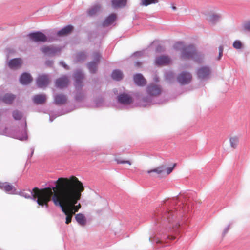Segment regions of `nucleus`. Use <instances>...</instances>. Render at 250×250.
Masks as SVG:
<instances>
[{"instance_id":"f257e3e1","label":"nucleus","mask_w":250,"mask_h":250,"mask_svg":"<svg viewBox=\"0 0 250 250\" xmlns=\"http://www.w3.org/2000/svg\"><path fill=\"white\" fill-rule=\"evenodd\" d=\"M55 187L52 188H46L39 189L34 188L31 192L33 199L39 206L48 208V203L52 196L62 203L66 208L75 214L81 208V204L76 205L82 196V192L84 190L83 183L74 176L70 178H59L55 182Z\"/></svg>"},{"instance_id":"f03ea898","label":"nucleus","mask_w":250,"mask_h":250,"mask_svg":"<svg viewBox=\"0 0 250 250\" xmlns=\"http://www.w3.org/2000/svg\"><path fill=\"white\" fill-rule=\"evenodd\" d=\"M174 48L181 51L180 58L182 60L191 59L200 62L203 58V54L198 52L192 45L186 46L183 42H179L175 43Z\"/></svg>"},{"instance_id":"7ed1b4c3","label":"nucleus","mask_w":250,"mask_h":250,"mask_svg":"<svg viewBox=\"0 0 250 250\" xmlns=\"http://www.w3.org/2000/svg\"><path fill=\"white\" fill-rule=\"evenodd\" d=\"M52 197L54 204L56 206H60L63 213L66 215L65 223L66 224H69L71 223L72 217L73 215H75V214L70 211L69 208L63 205L62 203L60 201H57V199L54 196H52Z\"/></svg>"},{"instance_id":"20e7f679","label":"nucleus","mask_w":250,"mask_h":250,"mask_svg":"<svg viewBox=\"0 0 250 250\" xmlns=\"http://www.w3.org/2000/svg\"><path fill=\"white\" fill-rule=\"evenodd\" d=\"M166 216L169 223V228L174 229L178 228L180 226L179 221L177 220L176 213L175 212L170 211L166 213Z\"/></svg>"},{"instance_id":"39448f33","label":"nucleus","mask_w":250,"mask_h":250,"mask_svg":"<svg viewBox=\"0 0 250 250\" xmlns=\"http://www.w3.org/2000/svg\"><path fill=\"white\" fill-rule=\"evenodd\" d=\"M30 39L35 42H45L47 41V37L41 32H36L28 35Z\"/></svg>"},{"instance_id":"423d86ee","label":"nucleus","mask_w":250,"mask_h":250,"mask_svg":"<svg viewBox=\"0 0 250 250\" xmlns=\"http://www.w3.org/2000/svg\"><path fill=\"white\" fill-rule=\"evenodd\" d=\"M191 75L187 72H183L180 73L177 77V81L181 84L188 83L191 81Z\"/></svg>"},{"instance_id":"0eeeda50","label":"nucleus","mask_w":250,"mask_h":250,"mask_svg":"<svg viewBox=\"0 0 250 250\" xmlns=\"http://www.w3.org/2000/svg\"><path fill=\"white\" fill-rule=\"evenodd\" d=\"M147 93L152 96H158L162 92V89L160 86L155 84H150L147 87Z\"/></svg>"},{"instance_id":"6e6552de","label":"nucleus","mask_w":250,"mask_h":250,"mask_svg":"<svg viewBox=\"0 0 250 250\" xmlns=\"http://www.w3.org/2000/svg\"><path fill=\"white\" fill-rule=\"evenodd\" d=\"M36 83L38 86L40 88L46 87L49 83L48 76L47 75H41L38 77Z\"/></svg>"},{"instance_id":"1a4fd4ad","label":"nucleus","mask_w":250,"mask_h":250,"mask_svg":"<svg viewBox=\"0 0 250 250\" xmlns=\"http://www.w3.org/2000/svg\"><path fill=\"white\" fill-rule=\"evenodd\" d=\"M40 50L42 52L49 56L55 55L60 51V49L53 46H43L40 48Z\"/></svg>"},{"instance_id":"9d476101","label":"nucleus","mask_w":250,"mask_h":250,"mask_svg":"<svg viewBox=\"0 0 250 250\" xmlns=\"http://www.w3.org/2000/svg\"><path fill=\"white\" fill-rule=\"evenodd\" d=\"M69 83L68 78L66 76H63L56 80L55 86L59 88H63L68 86Z\"/></svg>"},{"instance_id":"9b49d317","label":"nucleus","mask_w":250,"mask_h":250,"mask_svg":"<svg viewBox=\"0 0 250 250\" xmlns=\"http://www.w3.org/2000/svg\"><path fill=\"white\" fill-rule=\"evenodd\" d=\"M118 100L119 103L124 104H129L133 102L132 97L129 95L125 93L119 95Z\"/></svg>"},{"instance_id":"f8f14e48","label":"nucleus","mask_w":250,"mask_h":250,"mask_svg":"<svg viewBox=\"0 0 250 250\" xmlns=\"http://www.w3.org/2000/svg\"><path fill=\"white\" fill-rule=\"evenodd\" d=\"M22 64V60L20 58H15L11 60L8 63V66L11 69H16L21 67Z\"/></svg>"},{"instance_id":"ddd939ff","label":"nucleus","mask_w":250,"mask_h":250,"mask_svg":"<svg viewBox=\"0 0 250 250\" xmlns=\"http://www.w3.org/2000/svg\"><path fill=\"white\" fill-rule=\"evenodd\" d=\"M210 73V69L208 67H203L197 71V75L200 79L208 78Z\"/></svg>"},{"instance_id":"4468645a","label":"nucleus","mask_w":250,"mask_h":250,"mask_svg":"<svg viewBox=\"0 0 250 250\" xmlns=\"http://www.w3.org/2000/svg\"><path fill=\"white\" fill-rule=\"evenodd\" d=\"M170 62V59L166 56H161L157 57L155 60V63L158 65H165Z\"/></svg>"},{"instance_id":"2eb2a0df","label":"nucleus","mask_w":250,"mask_h":250,"mask_svg":"<svg viewBox=\"0 0 250 250\" xmlns=\"http://www.w3.org/2000/svg\"><path fill=\"white\" fill-rule=\"evenodd\" d=\"M75 78V86L76 87H80L82 86V81L84 76L83 73L80 71H77L75 72L74 75Z\"/></svg>"},{"instance_id":"dca6fc26","label":"nucleus","mask_w":250,"mask_h":250,"mask_svg":"<svg viewBox=\"0 0 250 250\" xmlns=\"http://www.w3.org/2000/svg\"><path fill=\"white\" fill-rule=\"evenodd\" d=\"M32 80L31 76L27 73L22 74L20 79V82L22 84H28L32 82Z\"/></svg>"},{"instance_id":"f3484780","label":"nucleus","mask_w":250,"mask_h":250,"mask_svg":"<svg viewBox=\"0 0 250 250\" xmlns=\"http://www.w3.org/2000/svg\"><path fill=\"white\" fill-rule=\"evenodd\" d=\"M134 81L137 85L139 86H144L146 84V80L140 74H136L134 76Z\"/></svg>"},{"instance_id":"a211bd4d","label":"nucleus","mask_w":250,"mask_h":250,"mask_svg":"<svg viewBox=\"0 0 250 250\" xmlns=\"http://www.w3.org/2000/svg\"><path fill=\"white\" fill-rule=\"evenodd\" d=\"M0 188L7 192H14L16 190L14 187L7 182H0Z\"/></svg>"},{"instance_id":"6ab92c4d","label":"nucleus","mask_w":250,"mask_h":250,"mask_svg":"<svg viewBox=\"0 0 250 250\" xmlns=\"http://www.w3.org/2000/svg\"><path fill=\"white\" fill-rule=\"evenodd\" d=\"M75 219L80 225L84 226L86 225V219L84 214L81 213L75 214Z\"/></svg>"},{"instance_id":"aec40b11","label":"nucleus","mask_w":250,"mask_h":250,"mask_svg":"<svg viewBox=\"0 0 250 250\" xmlns=\"http://www.w3.org/2000/svg\"><path fill=\"white\" fill-rule=\"evenodd\" d=\"M73 29V27L72 25H67L62 30L59 31L57 33V35L59 36H64L70 33Z\"/></svg>"},{"instance_id":"412c9836","label":"nucleus","mask_w":250,"mask_h":250,"mask_svg":"<svg viewBox=\"0 0 250 250\" xmlns=\"http://www.w3.org/2000/svg\"><path fill=\"white\" fill-rule=\"evenodd\" d=\"M116 19L115 14H111L104 20L103 23L104 27L108 26L112 24Z\"/></svg>"},{"instance_id":"4be33fe9","label":"nucleus","mask_w":250,"mask_h":250,"mask_svg":"<svg viewBox=\"0 0 250 250\" xmlns=\"http://www.w3.org/2000/svg\"><path fill=\"white\" fill-rule=\"evenodd\" d=\"M111 3L113 8H118L125 6L127 0H112Z\"/></svg>"},{"instance_id":"5701e85b","label":"nucleus","mask_w":250,"mask_h":250,"mask_svg":"<svg viewBox=\"0 0 250 250\" xmlns=\"http://www.w3.org/2000/svg\"><path fill=\"white\" fill-rule=\"evenodd\" d=\"M54 100L57 104H62L66 103L67 98L65 95L59 94L55 96Z\"/></svg>"},{"instance_id":"b1692460","label":"nucleus","mask_w":250,"mask_h":250,"mask_svg":"<svg viewBox=\"0 0 250 250\" xmlns=\"http://www.w3.org/2000/svg\"><path fill=\"white\" fill-rule=\"evenodd\" d=\"M46 98L44 94H38L35 95L33 99L34 102L37 104H42L46 101Z\"/></svg>"},{"instance_id":"393cba45","label":"nucleus","mask_w":250,"mask_h":250,"mask_svg":"<svg viewBox=\"0 0 250 250\" xmlns=\"http://www.w3.org/2000/svg\"><path fill=\"white\" fill-rule=\"evenodd\" d=\"M165 166L161 165L152 169L148 170L147 171L148 174H151L152 172H155L158 175L161 174L164 171Z\"/></svg>"},{"instance_id":"a878e982","label":"nucleus","mask_w":250,"mask_h":250,"mask_svg":"<svg viewBox=\"0 0 250 250\" xmlns=\"http://www.w3.org/2000/svg\"><path fill=\"white\" fill-rule=\"evenodd\" d=\"M111 76L114 80L120 81L123 79V74L120 70H115L112 72Z\"/></svg>"},{"instance_id":"bb28decb","label":"nucleus","mask_w":250,"mask_h":250,"mask_svg":"<svg viewBox=\"0 0 250 250\" xmlns=\"http://www.w3.org/2000/svg\"><path fill=\"white\" fill-rule=\"evenodd\" d=\"M101 6L99 5H95L90 8L88 11V14L89 16L95 15L96 13L100 11Z\"/></svg>"},{"instance_id":"cd10ccee","label":"nucleus","mask_w":250,"mask_h":250,"mask_svg":"<svg viewBox=\"0 0 250 250\" xmlns=\"http://www.w3.org/2000/svg\"><path fill=\"white\" fill-rule=\"evenodd\" d=\"M15 98V96L13 94H6L3 97V101L6 104H10L12 103Z\"/></svg>"},{"instance_id":"c85d7f7f","label":"nucleus","mask_w":250,"mask_h":250,"mask_svg":"<svg viewBox=\"0 0 250 250\" xmlns=\"http://www.w3.org/2000/svg\"><path fill=\"white\" fill-rule=\"evenodd\" d=\"M229 142L231 147L235 149L237 148L239 143V138L237 136L231 137L229 138Z\"/></svg>"},{"instance_id":"c756f323","label":"nucleus","mask_w":250,"mask_h":250,"mask_svg":"<svg viewBox=\"0 0 250 250\" xmlns=\"http://www.w3.org/2000/svg\"><path fill=\"white\" fill-rule=\"evenodd\" d=\"M159 2L158 0H141V5L147 6L151 4L157 3Z\"/></svg>"},{"instance_id":"7c9ffc66","label":"nucleus","mask_w":250,"mask_h":250,"mask_svg":"<svg viewBox=\"0 0 250 250\" xmlns=\"http://www.w3.org/2000/svg\"><path fill=\"white\" fill-rule=\"evenodd\" d=\"M97 63L93 62H90L88 63V68L91 73H94L96 72L97 70Z\"/></svg>"},{"instance_id":"2f4dec72","label":"nucleus","mask_w":250,"mask_h":250,"mask_svg":"<svg viewBox=\"0 0 250 250\" xmlns=\"http://www.w3.org/2000/svg\"><path fill=\"white\" fill-rule=\"evenodd\" d=\"M100 58H101L100 54L98 52H94L92 54V58L93 59V62H96V63H98L99 62Z\"/></svg>"},{"instance_id":"473e14b6","label":"nucleus","mask_w":250,"mask_h":250,"mask_svg":"<svg viewBox=\"0 0 250 250\" xmlns=\"http://www.w3.org/2000/svg\"><path fill=\"white\" fill-rule=\"evenodd\" d=\"M219 17L216 15H212L209 16L208 18V21L212 24L215 23L218 21Z\"/></svg>"},{"instance_id":"72a5a7b5","label":"nucleus","mask_w":250,"mask_h":250,"mask_svg":"<svg viewBox=\"0 0 250 250\" xmlns=\"http://www.w3.org/2000/svg\"><path fill=\"white\" fill-rule=\"evenodd\" d=\"M115 161L117 162V164H127L129 165H131L132 164V163L131 161L129 160H122L120 158H116L115 159Z\"/></svg>"},{"instance_id":"f704fd0d","label":"nucleus","mask_w":250,"mask_h":250,"mask_svg":"<svg viewBox=\"0 0 250 250\" xmlns=\"http://www.w3.org/2000/svg\"><path fill=\"white\" fill-rule=\"evenodd\" d=\"M22 116V114L17 110L14 111L13 112V117L15 120H20Z\"/></svg>"},{"instance_id":"c9c22d12","label":"nucleus","mask_w":250,"mask_h":250,"mask_svg":"<svg viewBox=\"0 0 250 250\" xmlns=\"http://www.w3.org/2000/svg\"><path fill=\"white\" fill-rule=\"evenodd\" d=\"M233 46L236 49H240L242 44L240 41H236L233 42Z\"/></svg>"},{"instance_id":"e433bc0d","label":"nucleus","mask_w":250,"mask_h":250,"mask_svg":"<svg viewBox=\"0 0 250 250\" xmlns=\"http://www.w3.org/2000/svg\"><path fill=\"white\" fill-rule=\"evenodd\" d=\"M86 58V55L83 52H80L77 55V59L81 61Z\"/></svg>"},{"instance_id":"4c0bfd02","label":"nucleus","mask_w":250,"mask_h":250,"mask_svg":"<svg viewBox=\"0 0 250 250\" xmlns=\"http://www.w3.org/2000/svg\"><path fill=\"white\" fill-rule=\"evenodd\" d=\"M176 164H173L172 167H168L166 169V173L167 175H169L173 170L174 167L176 166Z\"/></svg>"},{"instance_id":"58836bf2","label":"nucleus","mask_w":250,"mask_h":250,"mask_svg":"<svg viewBox=\"0 0 250 250\" xmlns=\"http://www.w3.org/2000/svg\"><path fill=\"white\" fill-rule=\"evenodd\" d=\"M244 28L245 29L250 31V21L245 23Z\"/></svg>"},{"instance_id":"ea45409f","label":"nucleus","mask_w":250,"mask_h":250,"mask_svg":"<svg viewBox=\"0 0 250 250\" xmlns=\"http://www.w3.org/2000/svg\"><path fill=\"white\" fill-rule=\"evenodd\" d=\"M46 65H47L48 66H52V64H53V62L52 61H48L46 62Z\"/></svg>"},{"instance_id":"a19ab883","label":"nucleus","mask_w":250,"mask_h":250,"mask_svg":"<svg viewBox=\"0 0 250 250\" xmlns=\"http://www.w3.org/2000/svg\"><path fill=\"white\" fill-rule=\"evenodd\" d=\"M223 47L222 46H219V52L223 53Z\"/></svg>"},{"instance_id":"79ce46f5","label":"nucleus","mask_w":250,"mask_h":250,"mask_svg":"<svg viewBox=\"0 0 250 250\" xmlns=\"http://www.w3.org/2000/svg\"><path fill=\"white\" fill-rule=\"evenodd\" d=\"M23 194V196H24L25 198H30L31 197V196L30 195L28 194V195H27V194H24L23 193H22Z\"/></svg>"},{"instance_id":"37998d69","label":"nucleus","mask_w":250,"mask_h":250,"mask_svg":"<svg viewBox=\"0 0 250 250\" xmlns=\"http://www.w3.org/2000/svg\"><path fill=\"white\" fill-rule=\"evenodd\" d=\"M223 55V53L219 52V56H218V60H220L221 58L222 57Z\"/></svg>"},{"instance_id":"c03bdc74","label":"nucleus","mask_w":250,"mask_h":250,"mask_svg":"<svg viewBox=\"0 0 250 250\" xmlns=\"http://www.w3.org/2000/svg\"><path fill=\"white\" fill-rule=\"evenodd\" d=\"M168 238L170 239L171 240H174L175 239V236H168Z\"/></svg>"},{"instance_id":"a18cd8bd","label":"nucleus","mask_w":250,"mask_h":250,"mask_svg":"<svg viewBox=\"0 0 250 250\" xmlns=\"http://www.w3.org/2000/svg\"><path fill=\"white\" fill-rule=\"evenodd\" d=\"M136 64L137 66H140L141 65V63L140 62H136Z\"/></svg>"},{"instance_id":"49530a36","label":"nucleus","mask_w":250,"mask_h":250,"mask_svg":"<svg viewBox=\"0 0 250 250\" xmlns=\"http://www.w3.org/2000/svg\"><path fill=\"white\" fill-rule=\"evenodd\" d=\"M161 242L160 240H158L156 241L157 243H161Z\"/></svg>"},{"instance_id":"de8ad7c7","label":"nucleus","mask_w":250,"mask_h":250,"mask_svg":"<svg viewBox=\"0 0 250 250\" xmlns=\"http://www.w3.org/2000/svg\"><path fill=\"white\" fill-rule=\"evenodd\" d=\"M76 99H77V100H80V99L78 98V96L76 97Z\"/></svg>"},{"instance_id":"09e8293b","label":"nucleus","mask_w":250,"mask_h":250,"mask_svg":"<svg viewBox=\"0 0 250 250\" xmlns=\"http://www.w3.org/2000/svg\"><path fill=\"white\" fill-rule=\"evenodd\" d=\"M173 9H176V7H173L172 8Z\"/></svg>"},{"instance_id":"8fccbe9b","label":"nucleus","mask_w":250,"mask_h":250,"mask_svg":"<svg viewBox=\"0 0 250 250\" xmlns=\"http://www.w3.org/2000/svg\"><path fill=\"white\" fill-rule=\"evenodd\" d=\"M227 230H226L225 231V232H224V233H226L227 232Z\"/></svg>"}]
</instances>
